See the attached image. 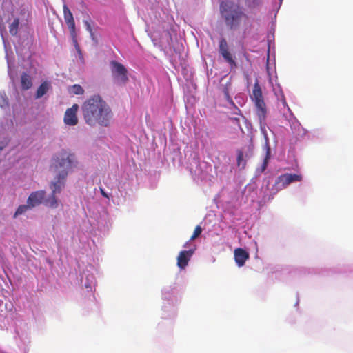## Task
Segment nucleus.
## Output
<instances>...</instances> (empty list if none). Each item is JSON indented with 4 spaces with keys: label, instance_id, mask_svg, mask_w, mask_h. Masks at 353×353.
<instances>
[{
    "label": "nucleus",
    "instance_id": "11",
    "mask_svg": "<svg viewBox=\"0 0 353 353\" xmlns=\"http://www.w3.org/2000/svg\"><path fill=\"white\" fill-rule=\"evenodd\" d=\"M194 250L181 251L177 256V265L181 269H184L188 264Z\"/></svg>",
    "mask_w": 353,
    "mask_h": 353
},
{
    "label": "nucleus",
    "instance_id": "20",
    "mask_svg": "<svg viewBox=\"0 0 353 353\" xmlns=\"http://www.w3.org/2000/svg\"><path fill=\"white\" fill-rule=\"evenodd\" d=\"M201 232H202L201 227L200 225L196 226V228H194L193 234L190 237V241L194 240L196 238H197L199 236L201 235Z\"/></svg>",
    "mask_w": 353,
    "mask_h": 353
},
{
    "label": "nucleus",
    "instance_id": "8",
    "mask_svg": "<svg viewBox=\"0 0 353 353\" xmlns=\"http://www.w3.org/2000/svg\"><path fill=\"white\" fill-rule=\"evenodd\" d=\"M219 51L224 60L228 63L232 68L236 66V62L233 59L232 54L229 51L228 45L225 38H221L219 41Z\"/></svg>",
    "mask_w": 353,
    "mask_h": 353
},
{
    "label": "nucleus",
    "instance_id": "6",
    "mask_svg": "<svg viewBox=\"0 0 353 353\" xmlns=\"http://www.w3.org/2000/svg\"><path fill=\"white\" fill-rule=\"evenodd\" d=\"M110 65L112 76L116 79L123 83L128 80V70L123 64L113 60L110 61Z\"/></svg>",
    "mask_w": 353,
    "mask_h": 353
},
{
    "label": "nucleus",
    "instance_id": "27",
    "mask_svg": "<svg viewBox=\"0 0 353 353\" xmlns=\"http://www.w3.org/2000/svg\"><path fill=\"white\" fill-rule=\"evenodd\" d=\"M48 83L45 81L43 82L38 88H48Z\"/></svg>",
    "mask_w": 353,
    "mask_h": 353
},
{
    "label": "nucleus",
    "instance_id": "10",
    "mask_svg": "<svg viewBox=\"0 0 353 353\" xmlns=\"http://www.w3.org/2000/svg\"><path fill=\"white\" fill-rule=\"evenodd\" d=\"M46 192L44 190H39L32 192L27 199V203L31 206V208H34L39 205H40L45 199Z\"/></svg>",
    "mask_w": 353,
    "mask_h": 353
},
{
    "label": "nucleus",
    "instance_id": "30",
    "mask_svg": "<svg viewBox=\"0 0 353 353\" xmlns=\"http://www.w3.org/2000/svg\"><path fill=\"white\" fill-rule=\"evenodd\" d=\"M248 149H249V150L252 151V145H249L248 146Z\"/></svg>",
    "mask_w": 353,
    "mask_h": 353
},
{
    "label": "nucleus",
    "instance_id": "17",
    "mask_svg": "<svg viewBox=\"0 0 353 353\" xmlns=\"http://www.w3.org/2000/svg\"><path fill=\"white\" fill-rule=\"evenodd\" d=\"M31 206L29 205V203H27L26 205H19L18 207V208L17 209L14 214V217H17V216L19 215H21L22 214H23L24 212H26L27 210L31 209Z\"/></svg>",
    "mask_w": 353,
    "mask_h": 353
},
{
    "label": "nucleus",
    "instance_id": "7",
    "mask_svg": "<svg viewBox=\"0 0 353 353\" xmlns=\"http://www.w3.org/2000/svg\"><path fill=\"white\" fill-rule=\"evenodd\" d=\"M79 108V105L75 103L66 110L63 117V122L65 125L73 126L78 123L77 112Z\"/></svg>",
    "mask_w": 353,
    "mask_h": 353
},
{
    "label": "nucleus",
    "instance_id": "22",
    "mask_svg": "<svg viewBox=\"0 0 353 353\" xmlns=\"http://www.w3.org/2000/svg\"><path fill=\"white\" fill-rule=\"evenodd\" d=\"M279 96H281V101L282 102L283 105V106H288L287 102H286V99H285V98L284 97V94H283V92L282 90H279Z\"/></svg>",
    "mask_w": 353,
    "mask_h": 353
},
{
    "label": "nucleus",
    "instance_id": "5",
    "mask_svg": "<svg viewBox=\"0 0 353 353\" xmlns=\"http://www.w3.org/2000/svg\"><path fill=\"white\" fill-rule=\"evenodd\" d=\"M64 19L70 30V34L73 39L74 47L78 52L79 56H82L81 50L76 39L75 22L72 12L68 7L64 4L63 7Z\"/></svg>",
    "mask_w": 353,
    "mask_h": 353
},
{
    "label": "nucleus",
    "instance_id": "23",
    "mask_svg": "<svg viewBox=\"0 0 353 353\" xmlns=\"http://www.w3.org/2000/svg\"><path fill=\"white\" fill-rule=\"evenodd\" d=\"M47 90H37L36 98L39 99L46 93Z\"/></svg>",
    "mask_w": 353,
    "mask_h": 353
},
{
    "label": "nucleus",
    "instance_id": "2",
    "mask_svg": "<svg viewBox=\"0 0 353 353\" xmlns=\"http://www.w3.org/2000/svg\"><path fill=\"white\" fill-rule=\"evenodd\" d=\"M81 108L83 119L89 125L110 126L113 112L110 105L99 95L89 98L83 103Z\"/></svg>",
    "mask_w": 353,
    "mask_h": 353
},
{
    "label": "nucleus",
    "instance_id": "12",
    "mask_svg": "<svg viewBox=\"0 0 353 353\" xmlns=\"http://www.w3.org/2000/svg\"><path fill=\"white\" fill-rule=\"evenodd\" d=\"M234 259L239 267L244 265L249 259V253L242 248H236L234 250Z\"/></svg>",
    "mask_w": 353,
    "mask_h": 353
},
{
    "label": "nucleus",
    "instance_id": "21",
    "mask_svg": "<svg viewBox=\"0 0 353 353\" xmlns=\"http://www.w3.org/2000/svg\"><path fill=\"white\" fill-rule=\"evenodd\" d=\"M262 2V0H248V7L255 8L259 6Z\"/></svg>",
    "mask_w": 353,
    "mask_h": 353
},
{
    "label": "nucleus",
    "instance_id": "25",
    "mask_svg": "<svg viewBox=\"0 0 353 353\" xmlns=\"http://www.w3.org/2000/svg\"><path fill=\"white\" fill-rule=\"evenodd\" d=\"M85 24L86 26L87 30H88L92 34V27H91L90 24L88 21H85Z\"/></svg>",
    "mask_w": 353,
    "mask_h": 353
},
{
    "label": "nucleus",
    "instance_id": "13",
    "mask_svg": "<svg viewBox=\"0 0 353 353\" xmlns=\"http://www.w3.org/2000/svg\"><path fill=\"white\" fill-rule=\"evenodd\" d=\"M21 85L22 88H31L32 85V78L30 74L23 72L21 75Z\"/></svg>",
    "mask_w": 353,
    "mask_h": 353
},
{
    "label": "nucleus",
    "instance_id": "9",
    "mask_svg": "<svg viewBox=\"0 0 353 353\" xmlns=\"http://www.w3.org/2000/svg\"><path fill=\"white\" fill-rule=\"evenodd\" d=\"M301 179L302 176L300 174L287 173L279 176L276 183L277 184H281L283 188H285L291 183L301 181Z\"/></svg>",
    "mask_w": 353,
    "mask_h": 353
},
{
    "label": "nucleus",
    "instance_id": "15",
    "mask_svg": "<svg viewBox=\"0 0 353 353\" xmlns=\"http://www.w3.org/2000/svg\"><path fill=\"white\" fill-rule=\"evenodd\" d=\"M19 26V19L16 18L9 26V32L12 36L17 35Z\"/></svg>",
    "mask_w": 353,
    "mask_h": 353
},
{
    "label": "nucleus",
    "instance_id": "4",
    "mask_svg": "<svg viewBox=\"0 0 353 353\" xmlns=\"http://www.w3.org/2000/svg\"><path fill=\"white\" fill-rule=\"evenodd\" d=\"M251 99L254 103L256 113L260 121H264L266 118L268 110L264 101L262 90H252Z\"/></svg>",
    "mask_w": 353,
    "mask_h": 353
},
{
    "label": "nucleus",
    "instance_id": "28",
    "mask_svg": "<svg viewBox=\"0 0 353 353\" xmlns=\"http://www.w3.org/2000/svg\"><path fill=\"white\" fill-rule=\"evenodd\" d=\"M84 90H75L74 94H81L83 93Z\"/></svg>",
    "mask_w": 353,
    "mask_h": 353
},
{
    "label": "nucleus",
    "instance_id": "24",
    "mask_svg": "<svg viewBox=\"0 0 353 353\" xmlns=\"http://www.w3.org/2000/svg\"><path fill=\"white\" fill-rule=\"evenodd\" d=\"M224 94H225V97L227 101L229 103H230L231 104H234L232 98L230 97V95L228 94V90H225Z\"/></svg>",
    "mask_w": 353,
    "mask_h": 353
},
{
    "label": "nucleus",
    "instance_id": "31",
    "mask_svg": "<svg viewBox=\"0 0 353 353\" xmlns=\"http://www.w3.org/2000/svg\"><path fill=\"white\" fill-rule=\"evenodd\" d=\"M10 76L11 79H13V75H12V74L11 72L10 73Z\"/></svg>",
    "mask_w": 353,
    "mask_h": 353
},
{
    "label": "nucleus",
    "instance_id": "26",
    "mask_svg": "<svg viewBox=\"0 0 353 353\" xmlns=\"http://www.w3.org/2000/svg\"><path fill=\"white\" fill-rule=\"evenodd\" d=\"M100 192L103 196H104L105 198H109L108 194L105 192V190L103 188H100Z\"/></svg>",
    "mask_w": 353,
    "mask_h": 353
},
{
    "label": "nucleus",
    "instance_id": "14",
    "mask_svg": "<svg viewBox=\"0 0 353 353\" xmlns=\"http://www.w3.org/2000/svg\"><path fill=\"white\" fill-rule=\"evenodd\" d=\"M236 164L241 169H244L246 166V161L244 159V154L242 150H237Z\"/></svg>",
    "mask_w": 353,
    "mask_h": 353
},
{
    "label": "nucleus",
    "instance_id": "3",
    "mask_svg": "<svg viewBox=\"0 0 353 353\" xmlns=\"http://www.w3.org/2000/svg\"><path fill=\"white\" fill-rule=\"evenodd\" d=\"M220 12L226 26L230 30L239 28L242 22L247 23L249 19L239 4L230 1L221 3Z\"/></svg>",
    "mask_w": 353,
    "mask_h": 353
},
{
    "label": "nucleus",
    "instance_id": "16",
    "mask_svg": "<svg viewBox=\"0 0 353 353\" xmlns=\"http://www.w3.org/2000/svg\"><path fill=\"white\" fill-rule=\"evenodd\" d=\"M270 156H271L270 155V148L269 146H267L265 157L263 159V164H262L261 168V172H264L265 170V169L267 168L269 160L270 159Z\"/></svg>",
    "mask_w": 353,
    "mask_h": 353
},
{
    "label": "nucleus",
    "instance_id": "1",
    "mask_svg": "<svg viewBox=\"0 0 353 353\" xmlns=\"http://www.w3.org/2000/svg\"><path fill=\"white\" fill-rule=\"evenodd\" d=\"M74 161V156L65 151H62L54 158L52 167L57 176L55 180L50 184V188L52 190L51 194L43 201L46 206L54 209L58 208L59 200L56 197V194H59L61 192L65 185L68 172L72 168Z\"/></svg>",
    "mask_w": 353,
    "mask_h": 353
},
{
    "label": "nucleus",
    "instance_id": "19",
    "mask_svg": "<svg viewBox=\"0 0 353 353\" xmlns=\"http://www.w3.org/2000/svg\"><path fill=\"white\" fill-rule=\"evenodd\" d=\"M9 139L7 137H0V152L2 151L8 144Z\"/></svg>",
    "mask_w": 353,
    "mask_h": 353
},
{
    "label": "nucleus",
    "instance_id": "18",
    "mask_svg": "<svg viewBox=\"0 0 353 353\" xmlns=\"http://www.w3.org/2000/svg\"><path fill=\"white\" fill-rule=\"evenodd\" d=\"M0 106L2 108L8 106V99L4 92L0 93Z\"/></svg>",
    "mask_w": 353,
    "mask_h": 353
},
{
    "label": "nucleus",
    "instance_id": "29",
    "mask_svg": "<svg viewBox=\"0 0 353 353\" xmlns=\"http://www.w3.org/2000/svg\"><path fill=\"white\" fill-rule=\"evenodd\" d=\"M72 88H81V85H79L78 84H75V85H72Z\"/></svg>",
    "mask_w": 353,
    "mask_h": 353
}]
</instances>
